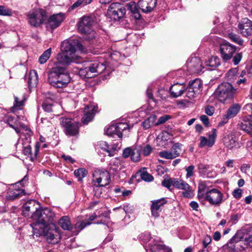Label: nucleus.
Here are the masks:
<instances>
[{"label":"nucleus","mask_w":252,"mask_h":252,"mask_svg":"<svg viewBox=\"0 0 252 252\" xmlns=\"http://www.w3.org/2000/svg\"><path fill=\"white\" fill-rule=\"evenodd\" d=\"M60 124L63 128V131L68 136H76L79 134L80 124L71 118L62 117Z\"/></svg>","instance_id":"6e6552de"},{"label":"nucleus","mask_w":252,"mask_h":252,"mask_svg":"<svg viewBox=\"0 0 252 252\" xmlns=\"http://www.w3.org/2000/svg\"><path fill=\"white\" fill-rule=\"evenodd\" d=\"M164 248V246L159 244H155L153 246L150 245V249L149 250L146 249L147 252H156V250H163Z\"/></svg>","instance_id":"09e8293b"},{"label":"nucleus","mask_w":252,"mask_h":252,"mask_svg":"<svg viewBox=\"0 0 252 252\" xmlns=\"http://www.w3.org/2000/svg\"><path fill=\"white\" fill-rule=\"evenodd\" d=\"M211 242V238L210 236L208 235H206L204 237L203 241V245L204 248H207L208 245Z\"/></svg>","instance_id":"052dcab7"},{"label":"nucleus","mask_w":252,"mask_h":252,"mask_svg":"<svg viewBox=\"0 0 252 252\" xmlns=\"http://www.w3.org/2000/svg\"><path fill=\"white\" fill-rule=\"evenodd\" d=\"M200 119L201 121V122L206 126H208L209 122V118L206 115H202L200 117Z\"/></svg>","instance_id":"338daca9"},{"label":"nucleus","mask_w":252,"mask_h":252,"mask_svg":"<svg viewBox=\"0 0 252 252\" xmlns=\"http://www.w3.org/2000/svg\"><path fill=\"white\" fill-rule=\"evenodd\" d=\"M242 58V54L240 53H237L233 59V63L235 65L238 64L241 61Z\"/></svg>","instance_id":"6e6d98bb"},{"label":"nucleus","mask_w":252,"mask_h":252,"mask_svg":"<svg viewBox=\"0 0 252 252\" xmlns=\"http://www.w3.org/2000/svg\"><path fill=\"white\" fill-rule=\"evenodd\" d=\"M198 172L202 177H214L217 176L216 172L213 171L212 166L199 163L197 166Z\"/></svg>","instance_id":"412c9836"},{"label":"nucleus","mask_w":252,"mask_h":252,"mask_svg":"<svg viewBox=\"0 0 252 252\" xmlns=\"http://www.w3.org/2000/svg\"><path fill=\"white\" fill-rule=\"evenodd\" d=\"M205 112L209 116H212L215 112V108L212 106H207L205 108Z\"/></svg>","instance_id":"4d7b16f0"},{"label":"nucleus","mask_w":252,"mask_h":252,"mask_svg":"<svg viewBox=\"0 0 252 252\" xmlns=\"http://www.w3.org/2000/svg\"><path fill=\"white\" fill-rule=\"evenodd\" d=\"M74 173L75 176L78 178V180L81 181L83 178L87 176L88 171L85 168H81L75 170Z\"/></svg>","instance_id":"79ce46f5"},{"label":"nucleus","mask_w":252,"mask_h":252,"mask_svg":"<svg viewBox=\"0 0 252 252\" xmlns=\"http://www.w3.org/2000/svg\"><path fill=\"white\" fill-rule=\"evenodd\" d=\"M220 60L218 57H212L205 62L206 66L211 67L209 69L214 70L220 65Z\"/></svg>","instance_id":"473e14b6"},{"label":"nucleus","mask_w":252,"mask_h":252,"mask_svg":"<svg viewBox=\"0 0 252 252\" xmlns=\"http://www.w3.org/2000/svg\"><path fill=\"white\" fill-rule=\"evenodd\" d=\"M55 217V213L49 208H45L42 211L38 210L32 216L35 221L32 224H42L44 226H48V223H51Z\"/></svg>","instance_id":"9d476101"},{"label":"nucleus","mask_w":252,"mask_h":252,"mask_svg":"<svg viewBox=\"0 0 252 252\" xmlns=\"http://www.w3.org/2000/svg\"><path fill=\"white\" fill-rule=\"evenodd\" d=\"M140 150L138 148L133 149L131 155V160L135 162H138L140 159Z\"/></svg>","instance_id":"c03bdc74"},{"label":"nucleus","mask_w":252,"mask_h":252,"mask_svg":"<svg viewBox=\"0 0 252 252\" xmlns=\"http://www.w3.org/2000/svg\"><path fill=\"white\" fill-rule=\"evenodd\" d=\"M39 204L35 200H31L25 203L23 206V214L25 217L29 216L30 214L33 216L38 211Z\"/></svg>","instance_id":"aec40b11"},{"label":"nucleus","mask_w":252,"mask_h":252,"mask_svg":"<svg viewBox=\"0 0 252 252\" xmlns=\"http://www.w3.org/2000/svg\"><path fill=\"white\" fill-rule=\"evenodd\" d=\"M223 195L221 192L217 189H211L208 190L200 202L204 204L207 201L212 205L219 206L223 202Z\"/></svg>","instance_id":"9b49d317"},{"label":"nucleus","mask_w":252,"mask_h":252,"mask_svg":"<svg viewBox=\"0 0 252 252\" xmlns=\"http://www.w3.org/2000/svg\"><path fill=\"white\" fill-rule=\"evenodd\" d=\"M181 144L179 143L174 144L170 150H164L159 152L158 155L161 158L167 159H174L179 156L181 152Z\"/></svg>","instance_id":"f3484780"},{"label":"nucleus","mask_w":252,"mask_h":252,"mask_svg":"<svg viewBox=\"0 0 252 252\" xmlns=\"http://www.w3.org/2000/svg\"><path fill=\"white\" fill-rule=\"evenodd\" d=\"M126 14L125 8H120V10H115L114 12H110L108 14L115 20H118L122 18Z\"/></svg>","instance_id":"4c0bfd02"},{"label":"nucleus","mask_w":252,"mask_h":252,"mask_svg":"<svg viewBox=\"0 0 252 252\" xmlns=\"http://www.w3.org/2000/svg\"><path fill=\"white\" fill-rule=\"evenodd\" d=\"M143 154L144 156H149L152 151V147L149 145H146L143 149Z\"/></svg>","instance_id":"bf43d9fd"},{"label":"nucleus","mask_w":252,"mask_h":252,"mask_svg":"<svg viewBox=\"0 0 252 252\" xmlns=\"http://www.w3.org/2000/svg\"><path fill=\"white\" fill-rule=\"evenodd\" d=\"M217 138L216 129H213L212 132L208 134V137L201 136L199 138L200 142L198 147L200 148L205 147L211 148L215 144Z\"/></svg>","instance_id":"6ab92c4d"},{"label":"nucleus","mask_w":252,"mask_h":252,"mask_svg":"<svg viewBox=\"0 0 252 252\" xmlns=\"http://www.w3.org/2000/svg\"><path fill=\"white\" fill-rule=\"evenodd\" d=\"M133 149L130 147H128L123 150V156L124 158H128L130 155H131Z\"/></svg>","instance_id":"13d9d810"},{"label":"nucleus","mask_w":252,"mask_h":252,"mask_svg":"<svg viewBox=\"0 0 252 252\" xmlns=\"http://www.w3.org/2000/svg\"><path fill=\"white\" fill-rule=\"evenodd\" d=\"M38 83V75L34 70H31L29 73L28 84L29 87H33L36 86Z\"/></svg>","instance_id":"72a5a7b5"},{"label":"nucleus","mask_w":252,"mask_h":252,"mask_svg":"<svg viewBox=\"0 0 252 252\" xmlns=\"http://www.w3.org/2000/svg\"><path fill=\"white\" fill-rule=\"evenodd\" d=\"M202 84L199 79H195L189 82L187 87L186 96L190 99L194 98L197 94H198L201 91Z\"/></svg>","instance_id":"4468645a"},{"label":"nucleus","mask_w":252,"mask_h":252,"mask_svg":"<svg viewBox=\"0 0 252 252\" xmlns=\"http://www.w3.org/2000/svg\"><path fill=\"white\" fill-rule=\"evenodd\" d=\"M127 9L134 14V17L136 19H139L140 15L139 13V9L138 4L137 5L135 2L131 1L126 4Z\"/></svg>","instance_id":"f704fd0d"},{"label":"nucleus","mask_w":252,"mask_h":252,"mask_svg":"<svg viewBox=\"0 0 252 252\" xmlns=\"http://www.w3.org/2000/svg\"><path fill=\"white\" fill-rule=\"evenodd\" d=\"M241 109V106L238 104H234L230 106L223 117L222 123H226L228 120L234 117L237 115Z\"/></svg>","instance_id":"bb28decb"},{"label":"nucleus","mask_w":252,"mask_h":252,"mask_svg":"<svg viewBox=\"0 0 252 252\" xmlns=\"http://www.w3.org/2000/svg\"><path fill=\"white\" fill-rule=\"evenodd\" d=\"M152 204L151 206L152 215L155 218L158 217L159 216V212L161 210V207L165 204L167 201L164 198H162L159 199L152 201Z\"/></svg>","instance_id":"393cba45"},{"label":"nucleus","mask_w":252,"mask_h":252,"mask_svg":"<svg viewBox=\"0 0 252 252\" xmlns=\"http://www.w3.org/2000/svg\"><path fill=\"white\" fill-rule=\"evenodd\" d=\"M84 68L79 69V74L83 78H91L103 72L106 68L104 63L97 61L87 62Z\"/></svg>","instance_id":"20e7f679"},{"label":"nucleus","mask_w":252,"mask_h":252,"mask_svg":"<svg viewBox=\"0 0 252 252\" xmlns=\"http://www.w3.org/2000/svg\"><path fill=\"white\" fill-rule=\"evenodd\" d=\"M170 118L171 116L170 115H165L161 116L158 119V122L156 124V125L164 124Z\"/></svg>","instance_id":"3c124183"},{"label":"nucleus","mask_w":252,"mask_h":252,"mask_svg":"<svg viewBox=\"0 0 252 252\" xmlns=\"http://www.w3.org/2000/svg\"><path fill=\"white\" fill-rule=\"evenodd\" d=\"M185 191L182 193L183 196L186 198H191L193 195V191L191 188H189V189L184 190Z\"/></svg>","instance_id":"603ef678"},{"label":"nucleus","mask_w":252,"mask_h":252,"mask_svg":"<svg viewBox=\"0 0 252 252\" xmlns=\"http://www.w3.org/2000/svg\"><path fill=\"white\" fill-rule=\"evenodd\" d=\"M3 121L11 127H14V126L17 125V119L9 115L5 116Z\"/></svg>","instance_id":"37998d69"},{"label":"nucleus","mask_w":252,"mask_h":252,"mask_svg":"<svg viewBox=\"0 0 252 252\" xmlns=\"http://www.w3.org/2000/svg\"><path fill=\"white\" fill-rule=\"evenodd\" d=\"M157 4V0H139L138 7L145 12H150L153 10Z\"/></svg>","instance_id":"b1692460"},{"label":"nucleus","mask_w":252,"mask_h":252,"mask_svg":"<svg viewBox=\"0 0 252 252\" xmlns=\"http://www.w3.org/2000/svg\"><path fill=\"white\" fill-rule=\"evenodd\" d=\"M97 218H100V220L96 222L97 224H106L108 228L109 227L110 220L108 214L106 213L99 214V212L98 214L94 213L90 216L89 220L77 221L74 225V229L76 231L79 232L87 226L90 225L92 221Z\"/></svg>","instance_id":"423d86ee"},{"label":"nucleus","mask_w":252,"mask_h":252,"mask_svg":"<svg viewBox=\"0 0 252 252\" xmlns=\"http://www.w3.org/2000/svg\"><path fill=\"white\" fill-rule=\"evenodd\" d=\"M83 2L84 0H77L71 6L72 9H74L81 5L83 6Z\"/></svg>","instance_id":"774afa93"},{"label":"nucleus","mask_w":252,"mask_h":252,"mask_svg":"<svg viewBox=\"0 0 252 252\" xmlns=\"http://www.w3.org/2000/svg\"><path fill=\"white\" fill-rule=\"evenodd\" d=\"M23 153L25 155L30 157L32 156V150L30 146H27L24 148Z\"/></svg>","instance_id":"e2e57ef3"},{"label":"nucleus","mask_w":252,"mask_h":252,"mask_svg":"<svg viewBox=\"0 0 252 252\" xmlns=\"http://www.w3.org/2000/svg\"><path fill=\"white\" fill-rule=\"evenodd\" d=\"M151 234L148 232H145L139 236V240L143 243H147L151 239Z\"/></svg>","instance_id":"49530a36"},{"label":"nucleus","mask_w":252,"mask_h":252,"mask_svg":"<svg viewBox=\"0 0 252 252\" xmlns=\"http://www.w3.org/2000/svg\"><path fill=\"white\" fill-rule=\"evenodd\" d=\"M210 189L207 185V183L206 181H200L198 187V193L197 198L200 201L203 197L206 195L208 190H210Z\"/></svg>","instance_id":"c85d7f7f"},{"label":"nucleus","mask_w":252,"mask_h":252,"mask_svg":"<svg viewBox=\"0 0 252 252\" xmlns=\"http://www.w3.org/2000/svg\"><path fill=\"white\" fill-rule=\"evenodd\" d=\"M64 18L63 14L58 13L51 16L47 24V28L53 30L59 27Z\"/></svg>","instance_id":"4be33fe9"},{"label":"nucleus","mask_w":252,"mask_h":252,"mask_svg":"<svg viewBox=\"0 0 252 252\" xmlns=\"http://www.w3.org/2000/svg\"><path fill=\"white\" fill-rule=\"evenodd\" d=\"M30 225L32 228L33 235H35L36 237L44 236L49 243L57 244L61 239L59 230L53 224L46 226H44L42 224H31Z\"/></svg>","instance_id":"f03ea898"},{"label":"nucleus","mask_w":252,"mask_h":252,"mask_svg":"<svg viewBox=\"0 0 252 252\" xmlns=\"http://www.w3.org/2000/svg\"><path fill=\"white\" fill-rule=\"evenodd\" d=\"M238 30L244 36L248 37L252 34V21L247 18L242 19L237 26Z\"/></svg>","instance_id":"dca6fc26"},{"label":"nucleus","mask_w":252,"mask_h":252,"mask_svg":"<svg viewBox=\"0 0 252 252\" xmlns=\"http://www.w3.org/2000/svg\"><path fill=\"white\" fill-rule=\"evenodd\" d=\"M238 140V138L235 134L230 133L224 138L223 143L225 147L231 150L236 147Z\"/></svg>","instance_id":"cd10ccee"},{"label":"nucleus","mask_w":252,"mask_h":252,"mask_svg":"<svg viewBox=\"0 0 252 252\" xmlns=\"http://www.w3.org/2000/svg\"><path fill=\"white\" fill-rule=\"evenodd\" d=\"M235 92L236 90L231 84L224 82L218 86L215 92V95L220 101L224 102L228 99H232Z\"/></svg>","instance_id":"0eeeda50"},{"label":"nucleus","mask_w":252,"mask_h":252,"mask_svg":"<svg viewBox=\"0 0 252 252\" xmlns=\"http://www.w3.org/2000/svg\"><path fill=\"white\" fill-rule=\"evenodd\" d=\"M14 103L13 106L11 108V110L12 112H14L16 110H20L21 107L24 105L25 99H20L17 96H14Z\"/></svg>","instance_id":"58836bf2"},{"label":"nucleus","mask_w":252,"mask_h":252,"mask_svg":"<svg viewBox=\"0 0 252 252\" xmlns=\"http://www.w3.org/2000/svg\"><path fill=\"white\" fill-rule=\"evenodd\" d=\"M194 169V166L193 165H189L188 167L186 170L187 172L186 178H189L193 175V171Z\"/></svg>","instance_id":"8fccbe9b"},{"label":"nucleus","mask_w":252,"mask_h":252,"mask_svg":"<svg viewBox=\"0 0 252 252\" xmlns=\"http://www.w3.org/2000/svg\"><path fill=\"white\" fill-rule=\"evenodd\" d=\"M186 90L187 88L184 83H175L170 88L171 95L174 98L181 96Z\"/></svg>","instance_id":"a878e982"},{"label":"nucleus","mask_w":252,"mask_h":252,"mask_svg":"<svg viewBox=\"0 0 252 252\" xmlns=\"http://www.w3.org/2000/svg\"><path fill=\"white\" fill-rule=\"evenodd\" d=\"M46 16L45 10L41 8L32 10L27 15L28 23L33 27H38L43 24Z\"/></svg>","instance_id":"1a4fd4ad"},{"label":"nucleus","mask_w":252,"mask_h":252,"mask_svg":"<svg viewBox=\"0 0 252 252\" xmlns=\"http://www.w3.org/2000/svg\"><path fill=\"white\" fill-rule=\"evenodd\" d=\"M61 53L59 54L58 61L48 74V81L56 88L65 87L70 82V77L66 69V66L72 63H83V58L79 53L84 52L83 45L79 42L64 40L62 43Z\"/></svg>","instance_id":"f257e3e1"},{"label":"nucleus","mask_w":252,"mask_h":252,"mask_svg":"<svg viewBox=\"0 0 252 252\" xmlns=\"http://www.w3.org/2000/svg\"><path fill=\"white\" fill-rule=\"evenodd\" d=\"M137 174H139L141 179L145 182H151L154 180L153 176L147 172L145 168L140 169Z\"/></svg>","instance_id":"c9c22d12"},{"label":"nucleus","mask_w":252,"mask_h":252,"mask_svg":"<svg viewBox=\"0 0 252 252\" xmlns=\"http://www.w3.org/2000/svg\"><path fill=\"white\" fill-rule=\"evenodd\" d=\"M233 195L236 198H240L242 194V190L240 189H237L233 191Z\"/></svg>","instance_id":"680f3d73"},{"label":"nucleus","mask_w":252,"mask_h":252,"mask_svg":"<svg viewBox=\"0 0 252 252\" xmlns=\"http://www.w3.org/2000/svg\"><path fill=\"white\" fill-rule=\"evenodd\" d=\"M220 50L222 60L226 61L232 58L236 51V47L228 42L223 43L220 44Z\"/></svg>","instance_id":"a211bd4d"},{"label":"nucleus","mask_w":252,"mask_h":252,"mask_svg":"<svg viewBox=\"0 0 252 252\" xmlns=\"http://www.w3.org/2000/svg\"><path fill=\"white\" fill-rule=\"evenodd\" d=\"M12 15V12L10 9L3 5H0V15L10 16Z\"/></svg>","instance_id":"de8ad7c7"},{"label":"nucleus","mask_w":252,"mask_h":252,"mask_svg":"<svg viewBox=\"0 0 252 252\" xmlns=\"http://www.w3.org/2000/svg\"><path fill=\"white\" fill-rule=\"evenodd\" d=\"M120 8H125L124 6L119 2H114L111 4L108 9V14L110 12H114L115 10H118Z\"/></svg>","instance_id":"a18cd8bd"},{"label":"nucleus","mask_w":252,"mask_h":252,"mask_svg":"<svg viewBox=\"0 0 252 252\" xmlns=\"http://www.w3.org/2000/svg\"><path fill=\"white\" fill-rule=\"evenodd\" d=\"M99 147L104 151H106L108 156L111 157L114 154L117 150L116 147H110V145L106 141H100L99 144Z\"/></svg>","instance_id":"2f4dec72"},{"label":"nucleus","mask_w":252,"mask_h":252,"mask_svg":"<svg viewBox=\"0 0 252 252\" xmlns=\"http://www.w3.org/2000/svg\"><path fill=\"white\" fill-rule=\"evenodd\" d=\"M42 106L44 110L47 112H51L52 111L53 105L51 104L44 102L43 103Z\"/></svg>","instance_id":"864d4df0"},{"label":"nucleus","mask_w":252,"mask_h":252,"mask_svg":"<svg viewBox=\"0 0 252 252\" xmlns=\"http://www.w3.org/2000/svg\"><path fill=\"white\" fill-rule=\"evenodd\" d=\"M187 70L190 73H199L203 68L202 63L199 58L192 57L187 62Z\"/></svg>","instance_id":"2eb2a0df"},{"label":"nucleus","mask_w":252,"mask_h":252,"mask_svg":"<svg viewBox=\"0 0 252 252\" xmlns=\"http://www.w3.org/2000/svg\"><path fill=\"white\" fill-rule=\"evenodd\" d=\"M59 224L65 230L70 231L73 229V226L68 216L62 217L59 220Z\"/></svg>","instance_id":"c756f323"},{"label":"nucleus","mask_w":252,"mask_h":252,"mask_svg":"<svg viewBox=\"0 0 252 252\" xmlns=\"http://www.w3.org/2000/svg\"><path fill=\"white\" fill-rule=\"evenodd\" d=\"M94 23V17L91 16H83L78 23V31L86 36L88 40H92L96 37V33L93 29Z\"/></svg>","instance_id":"39448f33"},{"label":"nucleus","mask_w":252,"mask_h":252,"mask_svg":"<svg viewBox=\"0 0 252 252\" xmlns=\"http://www.w3.org/2000/svg\"><path fill=\"white\" fill-rule=\"evenodd\" d=\"M94 182L98 187H105L110 181L109 173L106 170L95 171L94 174Z\"/></svg>","instance_id":"ddd939ff"},{"label":"nucleus","mask_w":252,"mask_h":252,"mask_svg":"<svg viewBox=\"0 0 252 252\" xmlns=\"http://www.w3.org/2000/svg\"><path fill=\"white\" fill-rule=\"evenodd\" d=\"M25 194V191L21 189H10L7 193L6 198L14 200Z\"/></svg>","instance_id":"7c9ffc66"},{"label":"nucleus","mask_w":252,"mask_h":252,"mask_svg":"<svg viewBox=\"0 0 252 252\" xmlns=\"http://www.w3.org/2000/svg\"><path fill=\"white\" fill-rule=\"evenodd\" d=\"M228 37L234 42L242 46L244 44V40L240 37V36L232 32L228 33Z\"/></svg>","instance_id":"ea45409f"},{"label":"nucleus","mask_w":252,"mask_h":252,"mask_svg":"<svg viewBox=\"0 0 252 252\" xmlns=\"http://www.w3.org/2000/svg\"><path fill=\"white\" fill-rule=\"evenodd\" d=\"M173 178H170L167 180H164L162 182L161 184L163 187L170 189L171 186H172V183L171 182L173 181Z\"/></svg>","instance_id":"5fc2aeb1"},{"label":"nucleus","mask_w":252,"mask_h":252,"mask_svg":"<svg viewBox=\"0 0 252 252\" xmlns=\"http://www.w3.org/2000/svg\"><path fill=\"white\" fill-rule=\"evenodd\" d=\"M240 241L244 242V245L248 247H252V227L245 226L237 231L235 235L227 244V246L230 248L231 252H235L238 250L235 243Z\"/></svg>","instance_id":"7ed1b4c3"},{"label":"nucleus","mask_w":252,"mask_h":252,"mask_svg":"<svg viewBox=\"0 0 252 252\" xmlns=\"http://www.w3.org/2000/svg\"><path fill=\"white\" fill-rule=\"evenodd\" d=\"M182 180H178L177 179L173 178L172 183V186L175 187L177 189H180V185Z\"/></svg>","instance_id":"0e129e2a"},{"label":"nucleus","mask_w":252,"mask_h":252,"mask_svg":"<svg viewBox=\"0 0 252 252\" xmlns=\"http://www.w3.org/2000/svg\"><path fill=\"white\" fill-rule=\"evenodd\" d=\"M97 112L96 107L93 104L87 105L85 108L84 114L82 118V122L84 124H87L92 120L95 113Z\"/></svg>","instance_id":"5701e85b"},{"label":"nucleus","mask_w":252,"mask_h":252,"mask_svg":"<svg viewBox=\"0 0 252 252\" xmlns=\"http://www.w3.org/2000/svg\"><path fill=\"white\" fill-rule=\"evenodd\" d=\"M156 120V116L155 115H151L142 122V125L144 128L148 129L154 125Z\"/></svg>","instance_id":"e433bc0d"},{"label":"nucleus","mask_w":252,"mask_h":252,"mask_svg":"<svg viewBox=\"0 0 252 252\" xmlns=\"http://www.w3.org/2000/svg\"><path fill=\"white\" fill-rule=\"evenodd\" d=\"M51 54V48H50L45 51L39 58V62L40 64H44L49 59Z\"/></svg>","instance_id":"a19ab883"},{"label":"nucleus","mask_w":252,"mask_h":252,"mask_svg":"<svg viewBox=\"0 0 252 252\" xmlns=\"http://www.w3.org/2000/svg\"><path fill=\"white\" fill-rule=\"evenodd\" d=\"M190 188V186L184 181L182 180L180 185V189L187 190L189 189Z\"/></svg>","instance_id":"69168bd1"},{"label":"nucleus","mask_w":252,"mask_h":252,"mask_svg":"<svg viewBox=\"0 0 252 252\" xmlns=\"http://www.w3.org/2000/svg\"><path fill=\"white\" fill-rule=\"evenodd\" d=\"M133 125H129L126 123H118L110 126L106 129V133L109 136H113L117 135L118 137L122 138L123 132L126 129H130Z\"/></svg>","instance_id":"f8f14e48"}]
</instances>
